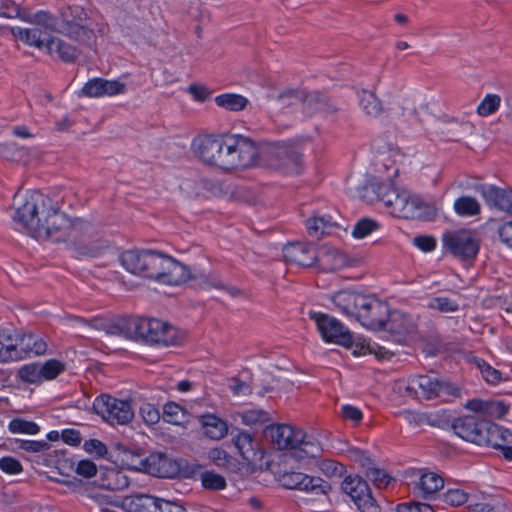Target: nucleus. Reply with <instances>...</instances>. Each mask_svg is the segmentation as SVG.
<instances>
[{
	"label": "nucleus",
	"instance_id": "32",
	"mask_svg": "<svg viewBox=\"0 0 512 512\" xmlns=\"http://www.w3.org/2000/svg\"><path fill=\"white\" fill-rule=\"evenodd\" d=\"M130 484L129 478L121 471L105 468L102 472L99 487L111 491L123 490Z\"/></svg>",
	"mask_w": 512,
	"mask_h": 512
},
{
	"label": "nucleus",
	"instance_id": "16",
	"mask_svg": "<svg viewBox=\"0 0 512 512\" xmlns=\"http://www.w3.org/2000/svg\"><path fill=\"white\" fill-rule=\"evenodd\" d=\"M114 461L116 465L132 471L144 472L149 452L136 444L125 445L116 443L114 447Z\"/></svg>",
	"mask_w": 512,
	"mask_h": 512
},
{
	"label": "nucleus",
	"instance_id": "21",
	"mask_svg": "<svg viewBox=\"0 0 512 512\" xmlns=\"http://www.w3.org/2000/svg\"><path fill=\"white\" fill-rule=\"evenodd\" d=\"M389 310L390 308L386 302L373 297L367 309L357 313V321L370 330L381 331L385 329V322L387 316H389Z\"/></svg>",
	"mask_w": 512,
	"mask_h": 512
},
{
	"label": "nucleus",
	"instance_id": "9",
	"mask_svg": "<svg viewBox=\"0 0 512 512\" xmlns=\"http://www.w3.org/2000/svg\"><path fill=\"white\" fill-rule=\"evenodd\" d=\"M442 243L445 251L454 258L463 262H472L479 253L481 239L475 231L460 229L443 233Z\"/></svg>",
	"mask_w": 512,
	"mask_h": 512
},
{
	"label": "nucleus",
	"instance_id": "58",
	"mask_svg": "<svg viewBox=\"0 0 512 512\" xmlns=\"http://www.w3.org/2000/svg\"><path fill=\"white\" fill-rule=\"evenodd\" d=\"M349 457L358 463L360 467L365 471H369L376 463L375 460L371 458L368 451L362 450L357 447H352L348 450Z\"/></svg>",
	"mask_w": 512,
	"mask_h": 512
},
{
	"label": "nucleus",
	"instance_id": "59",
	"mask_svg": "<svg viewBox=\"0 0 512 512\" xmlns=\"http://www.w3.org/2000/svg\"><path fill=\"white\" fill-rule=\"evenodd\" d=\"M320 470L328 477H342L346 473L345 465L333 459H324L319 464Z\"/></svg>",
	"mask_w": 512,
	"mask_h": 512
},
{
	"label": "nucleus",
	"instance_id": "14",
	"mask_svg": "<svg viewBox=\"0 0 512 512\" xmlns=\"http://www.w3.org/2000/svg\"><path fill=\"white\" fill-rule=\"evenodd\" d=\"M279 482L285 489L303 491L313 497L327 495L333 489L329 482L319 476H311L295 471L283 473Z\"/></svg>",
	"mask_w": 512,
	"mask_h": 512
},
{
	"label": "nucleus",
	"instance_id": "28",
	"mask_svg": "<svg viewBox=\"0 0 512 512\" xmlns=\"http://www.w3.org/2000/svg\"><path fill=\"white\" fill-rule=\"evenodd\" d=\"M346 348H353L352 354L354 356L374 354L379 360L390 359L393 356L392 352L386 350L384 347L378 345L377 343L371 344L370 341H367L361 335L354 336L352 334V343Z\"/></svg>",
	"mask_w": 512,
	"mask_h": 512
},
{
	"label": "nucleus",
	"instance_id": "5",
	"mask_svg": "<svg viewBox=\"0 0 512 512\" xmlns=\"http://www.w3.org/2000/svg\"><path fill=\"white\" fill-rule=\"evenodd\" d=\"M147 462L144 473L158 478L194 479L202 468L201 464H191L183 458L173 459L162 452L149 453Z\"/></svg>",
	"mask_w": 512,
	"mask_h": 512
},
{
	"label": "nucleus",
	"instance_id": "44",
	"mask_svg": "<svg viewBox=\"0 0 512 512\" xmlns=\"http://www.w3.org/2000/svg\"><path fill=\"white\" fill-rule=\"evenodd\" d=\"M200 480L203 489L207 491H221L227 487L226 478L214 470L201 472Z\"/></svg>",
	"mask_w": 512,
	"mask_h": 512
},
{
	"label": "nucleus",
	"instance_id": "42",
	"mask_svg": "<svg viewBox=\"0 0 512 512\" xmlns=\"http://www.w3.org/2000/svg\"><path fill=\"white\" fill-rule=\"evenodd\" d=\"M355 296V291L353 290H340L335 292L331 300L333 304L345 315L353 316L354 315V306L353 300Z\"/></svg>",
	"mask_w": 512,
	"mask_h": 512
},
{
	"label": "nucleus",
	"instance_id": "53",
	"mask_svg": "<svg viewBox=\"0 0 512 512\" xmlns=\"http://www.w3.org/2000/svg\"><path fill=\"white\" fill-rule=\"evenodd\" d=\"M365 476L378 489L386 488L391 481H395L391 475L384 469L377 467L376 464L369 471H365Z\"/></svg>",
	"mask_w": 512,
	"mask_h": 512
},
{
	"label": "nucleus",
	"instance_id": "30",
	"mask_svg": "<svg viewBox=\"0 0 512 512\" xmlns=\"http://www.w3.org/2000/svg\"><path fill=\"white\" fill-rule=\"evenodd\" d=\"M437 216V209L433 204L425 202L420 196L412 195L408 205L406 219L432 221Z\"/></svg>",
	"mask_w": 512,
	"mask_h": 512
},
{
	"label": "nucleus",
	"instance_id": "63",
	"mask_svg": "<svg viewBox=\"0 0 512 512\" xmlns=\"http://www.w3.org/2000/svg\"><path fill=\"white\" fill-rule=\"evenodd\" d=\"M509 405L503 401H492L487 400V406H485L484 415L495 417L497 419H503L508 413Z\"/></svg>",
	"mask_w": 512,
	"mask_h": 512
},
{
	"label": "nucleus",
	"instance_id": "62",
	"mask_svg": "<svg viewBox=\"0 0 512 512\" xmlns=\"http://www.w3.org/2000/svg\"><path fill=\"white\" fill-rule=\"evenodd\" d=\"M424 352L427 355L435 356L446 349L444 341L439 336H430L422 340Z\"/></svg>",
	"mask_w": 512,
	"mask_h": 512
},
{
	"label": "nucleus",
	"instance_id": "31",
	"mask_svg": "<svg viewBox=\"0 0 512 512\" xmlns=\"http://www.w3.org/2000/svg\"><path fill=\"white\" fill-rule=\"evenodd\" d=\"M412 195L406 190L400 191L398 188H394L393 191L387 195L384 205L390 208V213L399 218H407L408 205Z\"/></svg>",
	"mask_w": 512,
	"mask_h": 512
},
{
	"label": "nucleus",
	"instance_id": "43",
	"mask_svg": "<svg viewBox=\"0 0 512 512\" xmlns=\"http://www.w3.org/2000/svg\"><path fill=\"white\" fill-rule=\"evenodd\" d=\"M454 210L459 216H476L481 212V206L472 196H461L454 202Z\"/></svg>",
	"mask_w": 512,
	"mask_h": 512
},
{
	"label": "nucleus",
	"instance_id": "20",
	"mask_svg": "<svg viewBox=\"0 0 512 512\" xmlns=\"http://www.w3.org/2000/svg\"><path fill=\"white\" fill-rule=\"evenodd\" d=\"M317 248L318 245L313 242H293L284 245L282 254L287 263L310 268L314 267V253L317 252Z\"/></svg>",
	"mask_w": 512,
	"mask_h": 512
},
{
	"label": "nucleus",
	"instance_id": "25",
	"mask_svg": "<svg viewBox=\"0 0 512 512\" xmlns=\"http://www.w3.org/2000/svg\"><path fill=\"white\" fill-rule=\"evenodd\" d=\"M195 278L196 277L191 273L188 266L179 262L172 256H169L160 283L170 286H178Z\"/></svg>",
	"mask_w": 512,
	"mask_h": 512
},
{
	"label": "nucleus",
	"instance_id": "56",
	"mask_svg": "<svg viewBox=\"0 0 512 512\" xmlns=\"http://www.w3.org/2000/svg\"><path fill=\"white\" fill-rule=\"evenodd\" d=\"M202 194L206 198L219 197L225 194L223 183L217 179L203 178L200 180Z\"/></svg>",
	"mask_w": 512,
	"mask_h": 512
},
{
	"label": "nucleus",
	"instance_id": "47",
	"mask_svg": "<svg viewBox=\"0 0 512 512\" xmlns=\"http://www.w3.org/2000/svg\"><path fill=\"white\" fill-rule=\"evenodd\" d=\"M64 371H66V364L60 360L49 359L40 363V373L43 381L54 380Z\"/></svg>",
	"mask_w": 512,
	"mask_h": 512
},
{
	"label": "nucleus",
	"instance_id": "8",
	"mask_svg": "<svg viewBox=\"0 0 512 512\" xmlns=\"http://www.w3.org/2000/svg\"><path fill=\"white\" fill-rule=\"evenodd\" d=\"M59 33L83 45H89L95 38L87 12L76 5L68 6L61 12Z\"/></svg>",
	"mask_w": 512,
	"mask_h": 512
},
{
	"label": "nucleus",
	"instance_id": "36",
	"mask_svg": "<svg viewBox=\"0 0 512 512\" xmlns=\"http://www.w3.org/2000/svg\"><path fill=\"white\" fill-rule=\"evenodd\" d=\"M418 485L423 492L422 497L431 500L434 494L443 488L444 480L438 474L428 472L421 475Z\"/></svg>",
	"mask_w": 512,
	"mask_h": 512
},
{
	"label": "nucleus",
	"instance_id": "10",
	"mask_svg": "<svg viewBox=\"0 0 512 512\" xmlns=\"http://www.w3.org/2000/svg\"><path fill=\"white\" fill-rule=\"evenodd\" d=\"M417 389H420L421 397L425 399L461 396V389L456 384L436 375H417L409 381L405 390L409 396H414L417 395Z\"/></svg>",
	"mask_w": 512,
	"mask_h": 512
},
{
	"label": "nucleus",
	"instance_id": "22",
	"mask_svg": "<svg viewBox=\"0 0 512 512\" xmlns=\"http://www.w3.org/2000/svg\"><path fill=\"white\" fill-rule=\"evenodd\" d=\"M126 91V85L119 80H107L96 77L89 79L82 87L79 96L102 97L122 94Z\"/></svg>",
	"mask_w": 512,
	"mask_h": 512
},
{
	"label": "nucleus",
	"instance_id": "51",
	"mask_svg": "<svg viewBox=\"0 0 512 512\" xmlns=\"http://www.w3.org/2000/svg\"><path fill=\"white\" fill-rule=\"evenodd\" d=\"M380 224L378 221L371 218H361L354 225L352 236L356 239H363L379 229Z\"/></svg>",
	"mask_w": 512,
	"mask_h": 512
},
{
	"label": "nucleus",
	"instance_id": "19",
	"mask_svg": "<svg viewBox=\"0 0 512 512\" xmlns=\"http://www.w3.org/2000/svg\"><path fill=\"white\" fill-rule=\"evenodd\" d=\"M235 430L238 433L233 436L232 441L241 457L252 465L261 463L266 455V451L259 441L248 431H242L238 428H235Z\"/></svg>",
	"mask_w": 512,
	"mask_h": 512
},
{
	"label": "nucleus",
	"instance_id": "11",
	"mask_svg": "<svg viewBox=\"0 0 512 512\" xmlns=\"http://www.w3.org/2000/svg\"><path fill=\"white\" fill-rule=\"evenodd\" d=\"M92 411L112 425L127 424L134 417L130 401L117 399L105 393H102L95 398L92 405Z\"/></svg>",
	"mask_w": 512,
	"mask_h": 512
},
{
	"label": "nucleus",
	"instance_id": "3",
	"mask_svg": "<svg viewBox=\"0 0 512 512\" xmlns=\"http://www.w3.org/2000/svg\"><path fill=\"white\" fill-rule=\"evenodd\" d=\"M169 256L152 249H131L123 251L119 261L131 274L160 283Z\"/></svg>",
	"mask_w": 512,
	"mask_h": 512
},
{
	"label": "nucleus",
	"instance_id": "54",
	"mask_svg": "<svg viewBox=\"0 0 512 512\" xmlns=\"http://www.w3.org/2000/svg\"><path fill=\"white\" fill-rule=\"evenodd\" d=\"M444 503L457 507L468 501L469 494L462 489H448L446 492L438 495Z\"/></svg>",
	"mask_w": 512,
	"mask_h": 512
},
{
	"label": "nucleus",
	"instance_id": "26",
	"mask_svg": "<svg viewBox=\"0 0 512 512\" xmlns=\"http://www.w3.org/2000/svg\"><path fill=\"white\" fill-rule=\"evenodd\" d=\"M202 434L211 440H220L228 433V424L225 420L212 413L198 416Z\"/></svg>",
	"mask_w": 512,
	"mask_h": 512
},
{
	"label": "nucleus",
	"instance_id": "7",
	"mask_svg": "<svg viewBox=\"0 0 512 512\" xmlns=\"http://www.w3.org/2000/svg\"><path fill=\"white\" fill-rule=\"evenodd\" d=\"M228 135H204L192 142L195 156L210 167L228 172Z\"/></svg>",
	"mask_w": 512,
	"mask_h": 512
},
{
	"label": "nucleus",
	"instance_id": "23",
	"mask_svg": "<svg viewBox=\"0 0 512 512\" xmlns=\"http://www.w3.org/2000/svg\"><path fill=\"white\" fill-rule=\"evenodd\" d=\"M160 498L150 494H135L115 500L114 507H120L125 512H156Z\"/></svg>",
	"mask_w": 512,
	"mask_h": 512
},
{
	"label": "nucleus",
	"instance_id": "27",
	"mask_svg": "<svg viewBox=\"0 0 512 512\" xmlns=\"http://www.w3.org/2000/svg\"><path fill=\"white\" fill-rule=\"evenodd\" d=\"M266 439L270 438L273 447L277 450L291 448L292 426L289 424H268L263 430Z\"/></svg>",
	"mask_w": 512,
	"mask_h": 512
},
{
	"label": "nucleus",
	"instance_id": "50",
	"mask_svg": "<svg viewBox=\"0 0 512 512\" xmlns=\"http://www.w3.org/2000/svg\"><path fill=\"white\" fill-rule=\"evenodd\" d=\"M312 95H307L297 89H288L277 96V100L282 103L283 107L295 104L297 101L312 104Z\"/></svg>",
	"mask_w": 512,
	"mask_h": 512
},
{
	"label": "nucleus",
	"instance_id": "61",
	"mask_svg": "<svg viewBox=\"0 0 512 512\" xmlns=\"http://www.w3.org/2000/svg\"><path fill=\"white\" fill-rule=\"evenodd\" d=\"M139 412L143 421L149 426L157 424L162 417L159 409L151 403H143Z\"/></svg>",
	"mask_w": 512,
	"mask_h": 512
},
{
	"label": "nucleus",
	"instance_id": "40",
	"mask_svg": "<svg viewBox=\"0 0 512 512\" xmlns=\"http://www.w3.org/2000/svg\"><path fill=\"white\" fill-rule=\"evenodd\" d=\"M332 227H337V224L332 221L330 215L313 216L306 221L307 232L311 237L319 238L326 233L325 229Z\"/></svg>",
	"mask_w": 512,
	"mask_h": 512
},
{
	"label": "nucleus",
	"instance_id": "49",
	"mask_svg": "<svg viewBox=\"0 0 512 512\" xmlns=\"http://www.w3.org/2000/svg\"><path fill=\"white\" fill-rule=\"evenodd\" d=\"M359 105L367 115L376 117L382 112V103L373 92L364 90Z\"/></svg>",
	"mask_w": 512,
	"mask_h": 512
},
{
	"label": "nucleus",
	"instance_id": "48",
	"mask_svg": "<svg viewBox=\"0 0 512 512\" xmlns=\"http://www.w3.org/2000/svg\"><path fill=\"white\" fill-rule=\"evenodd\" d=\"M8 429L11 433L14 434L19 433L35 435L39 433L40 426L34 421H29L24 418L16 417L9 422Z\"/></svg>",
	"mask_w": 512,
	"mask_h": 512
},
{
	"label": "nucleus",
	"instance_id": "2",
	"mask_svg": "<svg viewBox=\"0 0 512 512\" xmlns=\"http://www.w3.org/2000/svg\"><path fill=\"white\" fill-rule=\"evenodd\" d=\"M13 219L34 236L45 235L54 242L64 241L72 226L71 220L61 211L58 203L42 194L26 200L15 211Z\"/></svg>",
	"mask_w": 512,
	"mask_h": 512
},
{
	"label": "nucleus",
	"instance_id": "35",
	"mask_svg": "<svg viewBox=\"0 0 512 512\" xmlns=\"http://www.w3.org/2000/svg\"><path fill=\"white\" fill-rule=\"evenodd\" d=\"M478 419L479 417L475 415L456 417L451 422V428L457 436L469 442L473 429H476L477 425H479Z\"/></svg>",
	"mask_w": 512,
	"mask_h": 512
},
{
	"label": "nucleus",
	"instance_id": "15",
	"mask_svg": "<svg viewBox=\"0 0 512 512\" xmlns=\"http://www.w3.org/2000/svg\"><path fill=\"white\" fill-rule=\"evenodd\" d=\"M354 265L355 260L351 259L346 253L327 244L318 246L317 252L314 253V268L318 272L330 273Z\"/></svg>",
	"mask_w": 512,
	"mask_h": 512
},
{
	"label": "nucleus",
	"instance_id": "41",
	"mask_svg": "<svg viewBox=\"0 0 512 512\" xmlns=\"http://www.w3.org/2000/svg\"><path fill=\"white\" fill-rule=\"evenodd\" d=\"M394 188L395 186L392 183L380 182L377 177L370 175L365 179V184L361 189H371L376 198L384 203L385 199L387 200V195L390 193V191H393Z\"/></svg>",
	"mask_w": 512,
	"mask_h": 512
},
{
	"label": "nucleus",
	"instance_id": "6",
	"mask_svg": "<svg viewBox=\"0 0 512 512\" xmlns=\"http://www.w3.org/2000/svg\"><path fill=\"white\" fill-rule=\"evenodd\" d=\"M266 162L284 174L299 175L304 170L303 153L292 142H267Z\"/></svg>",
	"mask_w": 512,
	"mask_h": 512
},
{
	"label": "nucleus",
	"instance_id": "18",
	"mask_svg": "<svg viewBox=\"0 0 512 512\" xmlns=\"http://www.w3.org/2000/svg\"><path fill=\"white\" fill-rule=\"evenodd\" d=\"M473 190L479 193L489 207H494L512 216V188H501L493 184L477 183Z\"/></svg>",
	"mask_w": 512,
	"mask_h": 512
},
{
	"label": "nucleus",
	"instance_id": "34",
	"mask_svg": "<svg viewBox=\"0 0 512 512\" xmlns=\"http://www.w3.org/2000/svg\"><path fill=\"white\" fill-rule=\"evenodd\" d=\"M188 411L176 402L169 401L163 406L162 418L165 422L183 426L189 422Z\"/></svg>",
	"mask_w": 512,
	"mask_h": 512
},
{
	"label": "nucleus",
	"instance_id": "33",
	"mask_svg": "<svg viewBox=\"0 0 512 512\" xmlns=\"http://www.w3.org/2000/svg\"><path fill=\"white\" fill-rule=\"evenodd\" d=\"M489 431L485 434V442L483 446L497 449L501 444L512 443V432L490 420L488 425Z\"/></svg>",
	"mask_w": 512,
	"mask_h": 512
},
{
	"label": "nucleus",
	"instance_id": "64",
	"mask_svg": "<svg viewBox=\"0 0 512 512\" xmlns=\"http://www.w3.org/2000/svg\"><path fill=\"white\" fill-rule=\"evenodd\" d=\"M396 512H436L434 508L422 502L400 503L396 506Z\"/></svg>",
	"mask_w": 512,
	"mask_h": 512
},
{
	"label": "nucleus",
	"instance_id": "13",
	"mask_svg": "<svg viewBox=\"0 0 512 512\" xmlns=\"http://www.w3.org/2000/svg\"><path fill=\"white\" fill-rule=\"evenodd\" d=\"M340 490L347 494L361 512H380L381 508L368 482L359 475H348L341 482Z\"/></svg>",
	"mask_w": 512,
	"mask_h": 512
},
{
	"label": "nucleus",
	"instance_id": "17",
	"mask_svg": "<svg viewBox=\"0 0 512 512\" xmlns=\"http://www.w3.org/2000/svg\"><path fill=\"white\" fill-rule=\"evenodd\" d=\"M416 324L410 314L400 310H389V316L386 318L385 329L381 331L387 332V339L403 344L407 340V336L414 333Z\"/></svg>",
	"mask_w": 512,
	"mask_h": 512
},
{
	"label": "nucleus",
	"instance_id": "60",
	"mask_svg": "<svg viewBox=\"0 0 512 512\" xmlns=\"http://www.w3.org/2000/svg\"><path fill=\"white\" fill-rule=\"evenodd\" d=\"M428 307L443 313H451L459 310V304L448 297H434L430 300Z\"/></svg>",
	"mask_w": 512,
	"mask_h": 512
},
{
	"label": "nucleus",
	"instance_id": "57",
	"mask_svg": "<svg viewBox=\"0 0 512 512\" xmlns=\"http://www.w3.org/2000/svg\"><path fill=\"white\" fill-rule=\"evenodd\" d=\"M501 98L497 94H487L477 107L480 116H489L495 113L500 106Z\"/></svg>",
	"mask_w": 512,
	"mask_h": 512
},
{
	"label": "nucleus",
	"instance_id": "29",
	"mask_svg": "<svg viewBox=\"0 0 512 512\" xmlns=\"http://www.w3.org/2000/svg\"><path fill=\"white\" fill-rule=\"evenodd\" d=\"M43 464L46 466H54L59 474L65 477H71V473L75 472L76 462L67 457V450H53L51 453H46L42 457Z\"/></svg>",
	"mask_w": 512,
	"mask_h": 512
},
{
	"label": "nucleus",
	"instance_id": "24",
	"mask_svg": "<svg viewBox=\"0 0 512 512\" xmlns=\"http://www.w3.org/2000/svg\"><path fill=\"white\" fill-rule=\"evenodd\" d=\"M46 48V51L49 55H52L53 52L57 53L58 59L65 63H74L76 62L78 56L81 51L65 42L64 40L51 36L47 31L46 35L43 39V48Z\"/></svg>",
	"mask_w": 512,
	"mask_h": 512
},
{
	"label": "nucleus",
	"instance_id": "4",
	"mask_svg": "<svg viewBox=\"0 0 512 512\" xmlns=\"http://www.w3.org/2000/svg\"><path fill=\"white\" fill-rule=\"evenodd\" d=\"M228 172L238 169H247L260 159L266 160V143L257 144L251 138L232 134L228 135Z\"/></svg>",
	"mask_w": 512,
	"mask_h": 512
},
{
	"label": "nucleus",
	"instance_id": "38",
	"mask_svg": "<svg viewBox=\"0 0 512 512\" xmlns=\"http://www.w3.org/2000/svg\"><path fill=\"white\" fill-rule=\"evenodd\" d=\"M108 247V245H104L103 243H84V242H73L69 249L72 251L73 256L76 258L79 257H89L96 258L103 253V250Z\"/></svg>",
	"mask_w": 512,
	"mask_h": 512
},
{
	"label": "nucleus",
	"instance_id": "52",
	"mask_svg": "<svg viewBox=\"0 0 512 512\" xmlns=\"http://www.w3.org/2000/svg\"><path fill=\"white\" fill-rule=\"evenodd\" d=\"M34 24L44 27L51 32H58L60 28V18H57L48 11H38L33 14Z\"/></svg>",
	"mask_w": 512,
	"mask_h": 512
},
{
	"label": "nucleus",
	"instance_id": "39",
	"mask_svg": "<svg viewBox=\"0 0 512 512\" xmlns=\"http://www.w3.org/2000/svg\"><path fill=\"white\" fill-rule=\"evenodd\" d=\"M216 104L228 111H241L246 108L248 99L240 94L225 93L215 98Z\"/></svg>",
	"mask_w": 512,
	"mask_h": 512
},
{
	"label": "nucleus",
	"instance_id": "37",
	"mask_svg": "<svg viewBox=\"0 0 512 512\" xmlns=\"http://www.w3.org/2000/svg\"><path fill=\"white\" fill-rule=\"evenodd\" d=\"M12 34L20 39L22 42L35 46L39 49L43 48V39L46 35V31H42L40 28L25 29L21 27L12 28Z\"/></svg>",
	"mask_w": 512,
	"mask_h": 512
},
{
	"label": "nucleus",
	"instance_id": "12",
	"mask_svg": "<svg viewBox=\"0 0 512 512\" xmlns=\"http://www.w3.org/2000/svg\"><path fill=\"white\" fill-rule=\"evenodd\" d=\"M308 316L316 324L317 330L326 343L348 347L352 343V332L335 317L310 310Z\"/></svg>",
	"mask_w": 512,
	"mask_h": 512
},
{
	"label": "nucleus",
	"instance_id": "46",
	"mask_svg": "<svg viewBox=\"0 0 512 512\" xmlns=\"http://www.w3.org/2000/svg\"><path fill=\"white\" fill-rule=\"evenodd\" d=\"M83 449L91 455H94L95 458L106 459L108 461H114V451L109 452L107 446L102 441L92 438L86 440L83 444Z\"/></svg>",
	"mask_w": 512,
	"mask_h": 512
},
{
	"label": "nucleus",
	"instance_id": "55",
	"mask_svg": "<svg viewBox=\"0 0 512 512\" xmlns=\"http://www.w3.org/2000/svg\"><path fill=\"white\" fill-rule=\"evenodd\" d=\"M241 419L248 426L263 425L270 420L269 413L262 409L246 410L241 414Z\"/></svg>",
	"mask_w": 512,
	"mask_h": 512
},
{
	"label": "nucleus",
	"instance_id": "45",
	"mask_svg": "<svg viewBox=\"0 0 512 512\" xmlns=\"http://www.w3.org/2000/svg\"><path fill=\"white\" fill-rule=\"evenodd\" d=\"M17 377L27 384H41L43 378L40 373V362H33L21 366L17 371Z\"/></svg>",
	"mask_w": 512,
	"mask_h": 512
},
{
	"label": "nucleus",
	"instance_id": "1",
	"mask_svg": "<svg viewBox=\"0 0 512 512\" xmlns=\"http://www.w3.org/2000/svg\"><path fill=\"white\" fill-rule=\"evenodd\" d=\"M89 327L126 340L163 347L181 346L185 333L168 322L136 315L95 316L83 319Z\"/></svg>",
	"mask_w": 512,
	"mask_h": 512
}]
</instances>
